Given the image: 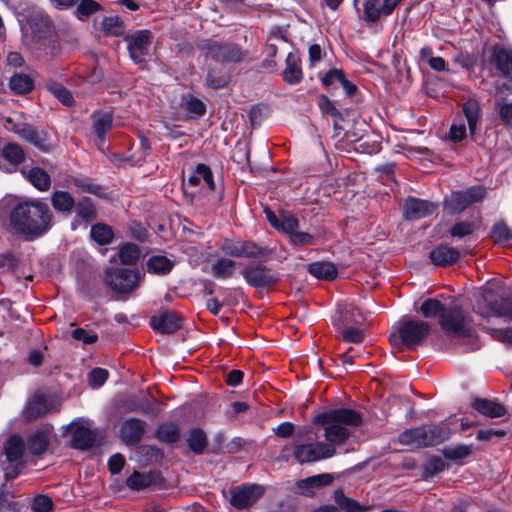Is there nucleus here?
Returning <instances> with one entry per match:
<instances>
[{"label":"nucleus","mask_w":512,"mask_h":512,"mask_svg":"<svg viewBox=\"0 0 512 512\" xmlns=\"http://www.w3.org/2000/svg\"><path fill=\"white\" fill-rule=\"evenodd\" d=\"M236 270V262L230 258L220 257L210 267V274L221 280L229 279Z\"/></svg>","instance_id":"nucleus-34"},{"label":"nucleus","mask_w":512,"mask_h":512,"mask_svg":"<svg viewBox=\"0 0 512 512\" xmlns=\"http://www.w3.org/2000/svg\"><path fill=\"white\" fill-rule=\"evenodd\" d=\"M199 49L205 58H210L223 64L239 63L245 56L237 44L214 39L203 40L199 44Z\"/></svg>","instance_id":"nucleus-5"},{"label":"nucleus","mask_w":512,"mask_h":512,"mask_svg":"<svg viewBox=\"0 0 512 512\" xmlns=\"http://www.w3.org/2000/svg\"><path fill=\"white\" fill-rule=\"evenodd\" d=\"M491 62L503 76L512 75V50L504 46H495L491 53Z\"/></svg>","instance_id":"nucleus-23"},{"label":"nucleus","mask_w":512,"mask_h":512,"mask_svg":"<svg viewBox=\"0 0 512 512\" xmlns=\"http://www.w3.org/2000/svg\"><path fill=\"white\" fill-rule=\"evenodd\" d=\"M333 498L338 507L346 512H365L370 509V506L361 505L356 500L347 497L340 489L334 492Z\"/></svg>","instance_id":"nucleus-39"},{"label":"nucleus","mask_w":512,"mask_h":512,"mask_svg":"<svg viewBox=\"0 0 512 512\" xmlns=\"http://www.w3.org/2000/svg\"><path fill=\"white\" fill-rule=\"evenodd\" d=\"M9 86L15 94H26L33 88L32 79L24 73H16L11 76Z\"/></svg>","instance_id":"nucleus-45"},{"label":"nucleus","mask_w":512,"mask_h":512,"mask_svg":"<svg viewBox=\"0 0 512 512\" xmlns=\"http://www.w3.org/2000/svg\"><path fill=\"white\" fill-rule=\"evenodd\" d=\"M472 406L480 414L489 418H501L507 413L506 408L502 404L489 399L477 398L473 401Z\"/></svg>","instance_id":"nucleus-32"},{"label":"nucleus","mask_w":512,"mask_h":512,"mask_svg":"<svg viewBox=\"0 0 512 512\" xmlns=\"http://www.w3.org/2000/svg\"><path fill=\"white\" fill-rule=\"evenodd\" d=\"M403 217L409 221H416L434 214L439 208L438 203L409 196L403 203Z\"/></svg>","instance_id":"nucleus-13"},{"label":"nucleus","mask_w":512,"mask_h":512,"mask_svg":"<svg viewBox=\"0 0 512 512\" xmlns=\"http://www.w3.org/2000/svg\"><path fill=\"white\" fill-rule=\"evenodd\" d=\"M486 195L483 186H473L465 190L452 192L445 201V208L451 214H459L474 203L481 202Z\"/></svg>","instance_id":"nucleus-7"},{"label":"nucleus","mask_w":512,"mask_h":512,"mask_svg":"<svg viewBox=\"0 0 512 512\" xmlns=\"http://www.w3.org/2000/svg\"><path fill=\"white\" fill-rule=\"evenodd\" d=\"M49 412L48 399L43 395H35L28 403L24 415L28 420L36 419Z\"/></svg>","instance_id":"nucleus-36"},{"label":"nucleus","mask_w":512,"mask_h":512,"mask_svg":"<svg viewBox=\"0 0 512 512\" xmlns=\"http://www.w3.org/2000/svg\"><path fill=\"white\" fill-rule=\"evenodd\" d=\"M147 423L141 419L130 417L125 419L119 428V437L126 445H134L141 441Z\"/></svg>","instance_id":"nucleus-17"},{"label":"nucleus","mask_w":512,"mask_h":512,"mask_svg":"<svg viewBox=\"0 0 512 512\" xmlns=\"http://www.w3.org/2000/svg\"><path fill=\"white\" fill-rule=\"evenodd\" d=\"M460 258V251L446 244L435 246L429 252V259L436 266H450Z\"/></svg>","instance_id":"nucleus-22"},{"label":"nucleus","mask_w":512,"mask_h":512,"mask_svg":"<svg viewBox=\"0 0 512 512\" xmlns=\"http://www.w3.org/2000/svg\"><path fill=\"white\" fill-rule=\"evenodd\" d=\"M241 274L248 285L256 289H263L274 285L279 280V275L261 264H247Z\"/></svg>","instance_id":"nucleus-10"},{"label":"nucleus","mask_w":512,"mask_h":512,"mask_svg":"<svg viewBox=\"0 0 512 512\" xmlns=\"http://www.w3.org/2000/svg\"><path fill=\"white\" fill-rule=\"evenodd\" d=\"M290 242L293 246H310L315 244V236L307 233L302 232L297 229L290 237Z\"/></svg>","instance_id":"nucleus-62"},{"label":"nucleus","mask_w":512,"mask_h":512,"mask_svg":"<svg viewBox=\"0 0 512 512\" xmlns=\"http://www.w3.org/2000/svg\"><path fill=\"white\" fill-rule=\"evenodd\" d=\"M97 443V434L94 430L78 426L74 429L71 436V446L79 450H88Z\"/></svg>","instance_id":"nucleus-24"},{"label":"nucleus","mask_w":512,"mask_h":512,"mask_svg":"<svg viewBox=\"0 0 512 512\" xmlns=\"http://www.w3.org/2000/svg\"><path fill=\"white\" fill-rule=\"evenodd\" d=\"M93 130L100 142H104L106 139L107 132L113 126V116L109 112L93 114Z\"/></svg>","instance_id":"nucleus-37"},{"label":"nucleus","mask_w":512,"mask_h":512,"mask_svg":"<svg viewBox=\"0 0 512 512\" xmlns=\"http://www.w3.org/2000/svg\"><path fill=\"white\" fill-rule=\"evenodd\" d=\"M175 266L174 260L165 255L157 254L152 255L146 261V271L149 274L165 276L171 272Z\"/></svg>","instance_id":"nucleus-29"},{"label":"nucleus","mask_w":512,"mask_h":512,"mask_svg":"<svg viewBox=\"0 0 512 512\" xmlns=\"http://www.w3.org/2000/svg\"><path fill=\"white\" fill-rule=\"evenodd\" d=\"M231 505L242 510L252 506L263 495L264 488L257 484H243L230 490Z\"/></svg>","instance_id":"nucleus-14"},{"label":"nucleus","mask_w":512,"mask_h":512,"mask_svg":"<svg viewBox=\"0 0 512 512\" xmlns=\"http://www.w3.org/2000/svg\"><path fill=\"white\" fill-rule=\"evenodd\" d=\"M286 67L282 72L284 81L289 85H295L301 82L303 73L298 56L289 53L286 57Z\"/></svg>","instance_id":"nucleus-31"},{"label":"nucleus","mask_w":512,"mask_h":512,"mask_svg":"<svg viewBox=\"0 0 512 512\" xmlns=\"http://www.w3.org/2000/svg\"><path fill=\"white\" fill-rule=\"evenodd\" d=\"M475 230V224L470 221H461L455 223L449 233L452 237L463 238L465 236L471 235Z\"/></svg>","instance_id":"nucleus-59"},{"label":"nucleus","mask_w":512,"mask_h":512,"mask_svg":"<svg viewBox=\"0 0 512 512\" xmlns=\"http://www.w3.org/2000/svg\"><path fill=\"white\" fill-rule=\"evenodd\" d=\"M341 335L345 342L350 343H360L364 339V332L359 327H344L341 331Z\"/></svg>","instance_id":"nucleus-63"},{"label":"nucleus","mask_w":512,"mask_h":512,"mask_svg":"<svg viewBox=\"0 0 512 512\" xmlns=\"http://www.w3.org/2000/svg\"><path fill=\"white\" fill-rule=\"evenodd\" d=\"M22 175L39 191H48L51 187L50 175L41 167L23 168Z\"/></svg>","instance_id":"nucleus-25"},{"label":"nucleus","mask_w":512,"mask_h":512,"mask_svg":"<svg viewBox=\"0 0 512 512\" xmlns=\"http://www.w3.org/2000/svg\"><path fill=\"white\" fill-rule=\"evenodd\" d=\"M76 8V16L79 20H85L100 9V5L94 0H79Z\"/></svg>","instance_id":"nucleus-55"},{"label":"nucleus","mask_w":512,"mask_h":512,"mask_svg":"<svg viewBox=\"0 0 512 512\" xmlns=\"http://www.w3.org/2000/svg\"><path fill=\"white\" fill-rule=\"evenodd\" d=\"M229 77L220 70L210 69L206 77L207 85L212 89H220L227 85Z\"/></svg>","instance_id":"nucleus-56"},{"label":"nucleus","mask_w":512,"mask_h":512,"mask_svg":"<svg viewBox=\"0 0 512 512\" xmlns=\"http://www.w3.org/2000/svg\"><path fill=\"white\" fill-rule=\"evenodd\" d=\"M402 0H363V21L372 26L393 13Z\"/></svg>","instance_id":"nucleus-11"},{"label":"nucleus","mask_w":512,"mask_h":512,"mask_svg":"<svg viewBox=\"0 0 512 512\" xmlns=\"http://www.w3.org/2000/svg\"><path fill=\"white\" fill-rule=\"evenodd\" d=\"M75 218L72 222V228L75 229L76 225H88L97 219V209L93 201L88 197H83L76 202Z\"/></svg>","instance_id":"nucleus-20"},{"label":"nucleus","mask_w":512,"mask_h":512,"mask_svg":"<svg viewBox=\"0 0 512 512\" xmlns=\"http://www.w3.org/2000/svg\"><path fill=\"white\" fill-rule=\"evenodd\" d=\"M344 72L341 69H330L321 79L323 86L328 89H336L344 79Z\"/></svg>","instance_id":"nucleus-58"},{"label":"nucleus","mask_w":512,"mask_h":512,"mask_svg":"<svg viewBox=\"0 0 512 512\" xmlns=\"http://www.w3.org/2000/svg\"><path fill=\"white\" fill-rule=\"evenodd\" d=\"M14 132L42 152H49L51 149L48 134L43 129L29 124H19L15 126Z\"/></svg>","instance_id":"nucleus-15"},{"label":"nucleus","mask_w":512,"mask_h":512,"mask_svg":"<svg viewBox=\"0 0 512 512\" xmlns=\"http://www.w3.org/2000/svg\"><path fill=\"white\" fill-rule=\"evenodd\" d=\"M124 40L127 43V49L132 61L137 65H145L146 56L149 54L151 46V32L149 30H139L133 34L126 35Z\"/></svg>","instance_id":"nucleus-9"},{"label":"nucleus","mask_w":512,"mask_h":512,"mask_svg":"<svg viewBox=\"0 0 512 512\" xmlns=\"http://www.w3.org/2000/svg\"><path fill=\"white\" fill-rule=\"evenodd\" d=\"M50 200L53 209L63 215L71 214L76 205L72 194L65 190H55L51 194Z\"/></svg>","instance_id":"nucleus-28"},{"label":"nucleus","mask_w":512,"mask_h":512,"mask_svg":"<svg viewBox=\"0 0 512 512\" xmlns=\"http://www.w3.org/2000/svg\"><path fill=\"white\" fill-rule=\"evenodd\" d=\"M445 307L439 300L435 298H428L424 300L420 306V312L424 318H434L438 316L440 318L441 313L446 310Z\"/></svg>","instance_id":"nucleus-48"},{"label":"nucleus","mask_w":512,"mask_h":512,"mask_svg":"<svg viewBox=\"0 0 512 512\" xmlns=\"http://www.w3.org/2000/svg\"><path fill=\"white\" fill-rule=\"evenodd\" d=\"M271 254L267 247L259 246L253 241H241L240 258H263Z\"/></svg>","instance_id":"nucleus-43"},{"label":"nucleus","mask_w":512,"mask_h":512,"mask_svg":"<svg viewBox=\"0 0 512 512\" xmlns=\"http://www.w3.org/2000/svg\"><path fill=\"white\" fill-rule=\"evenodd\" d=\"M91 239L100 246L112 243L114 239V231L111 226L105 223H96L90 229Z\"/></svg>","instance_id":"nucleus-38"},{"label":"nucleus","mask_w":512,"mask_h":512,"mask_svg":"<svg viewBox=\"0 0 512 512\" xmlns=\"http://www.w3.org/2000/svg\"><path fill=\"white\" fill-rule=\"evenodd\" d=\"M203 181L209 190H215V183L211 169L205 164H198L195 171L188 177V184L197 186Z\"/></svg>","instance_id":"nucleus-35"},{"label":"nucleus","mask_w":512,"mask_h":512,"mask_svg":"<svg viewBox=\"0 0 512 512\" xmlns=\"http://www.w3.org/2000/svg\"><path fill=\"white\" fill-rule=\"evenodd\" d=\"M74 185L81 192L90 193V194L96 195L99 198L107 197L106 189L103 186H101L97 183H94L92 180H90L88 178L76 179L74 181Z\"/></svg>","instance_id":"nucleus-50"},{"label":"nucleus","mask_w":512,"mask_h":512,"mask_svg":"<svg viewBox=\"0 0 512 512\" xmlns=\"http://www.w3.org/2000/svg\"><path fill=\"white\" fill-rule=\"evenodd\" d=\"M102 28L104 32L112 36H121L125 32L123 20L117 16H107L102 20Z\"/></svg>","instance_id":"nucleus-53"},{"label":"nucleus","mask_w":512,"mask_h":512,"mask_svg":"<svg viewBox=\"0 0 512 512\" xmlns=\"http://www.w3.org/2000/svg\"><path fill=\"white\" fill-rule=\"evenodd\" d=\"M145 274L138 269L109 267L104 271V283L114 293L128 296L140 288Z\"/></svg>","instance_id":"nucleus-4"},{"label":"nucleus","mask_w":512,"mask_h":512,"mask_svg":"<svg viewBox=\"0 0 512 512\" xmlns=\"http://www.w3.org/2000/svg\"><path fill=\"white\" fill-rule=\"evenodd\" d=\"M51 217L47 204L40 201H22L12 208L10 223L15 232L38 237L49 229Z\"/></svg>","instance_id":"nucleus-1"},{"label":"nucleus","mask_w":512,"mask_h":512,"mask_svg":"<svg viewBox=\"0 0 512 512\" xmlns=\"http://www.w3.org/2000/svg\"><path fill=\"white\" fill-rule=\"evenodd\" d=\"M493 110L498 114L504 125L512 129V102L505 98L496 99Z\"/></svg>","instance_id":"nucleus-47"},{"label":"nucleus","mask_w":512,"mask_h":512,"mask_svg":"<svg viewBox=\"0 0 512 512\" xmlns=\"http://www.w3.org/2000/svg\"><path fill=\"white\" fill-rule=\"evenodd\" d=\"M150 326L161 334H172L181 327V319L177 313L163 311L150 318Z\"/></svg>","instance_id":"nucleus-19"},{"label":"nucleus","mask_w":512,"mask_h":512,"mask_svg":"<svg viewBox=\"0 0 512 512\" xmlns=\"http://www.w3.org/2000/svg\"><path fill=\"white\" fill-rule=\"evenodd\" d=\"M53 427L44 424L32 432L25 442L26 449L33 456L44 454L49 447Z\"/></svg>","instance_id":"nucleus-16"},{"label":"nucleus","mask_w":512,"mask_h":512,"mask_svg":"<svg viewBox=\"0 0 512 512\" xmlns=\"http://www.w3.org/2000/svg\"><path fill=\"white\" fill-rule=\"evenodd\" d=\"M153 483L151 473H140L135 471L126 479V485L131 490H141L149 487Z\"/></svg>","instance_id":"nucleus-51"},{"label":"nucleus","mask_w":512,"mask_h":512,"mask_svg":"<svg viewBox=\"0 0 512 512\" xmlns=\"http://www.w3.org/2000/svg\"><path fill=\"white\" fill-rule=\"evenodd\" d=\"M299 227V220L295 215L288 211H281V221L278 231L286 233L290 237Z\"/></svg>","instance_id":"nucleus-54"},{"label":"nucleus","mask_w":512,"mask_h":512,"mask_svg":"<svg viewBox=\"0 0 512 512\" xmlns=\"http://www.w3.org/2000/svg\"><path fill=\"white\" fill-rule=\"evenodd\" d=\"M109 372L104 368H94L88 374V382L92 388L101 387L108 379Z\"/></svg>","instance_id":"nucleus-60"},{"label":"nucleus","mask_w":512,"mask_h":512,"mask_svg":"<svg viewBox=\"0 0 512 512\" xmlns=\"http://www.w3.org/2000/svg\"><path fill=\"white\" fill-rule=\"evenodd\" d=\"M333 477L331 474L323 473L313 475L296 482V492L298 494L311 497L315 494V489L331 484Z\"/></svg>","instance_id":"nucleus-21"},{"label":"nucleus","mask_w":512,"mask_h":512,"mask_svg":"<svg viewBox=\"0 0 512 512\" xmlns=\"http://www.w3.org/2000/svg\"><path fill=\"white\" fill-rule=\"evenodd\" d=\"M462 113L465 116L470 134L476 133L478 124L481 120V107L479 101L474 97H469L462 104Z\"/></svg>","instance_id":"nucleus-26"},{"label":"nucleus","mask_w":512,"mask_h":512,"mask_svg":"<svg viewBox=\"0 0 512 512\" xmlns=\"http://www.w3.org/2000/svg\"><path fill=\"white\" fill-rule=\"evenodd\" d=\"M25 468L24 462H5L3 463L2 470L4 473L5 481L15 479Z\"/></svg>","instance_id":"nucleus-61"},{"label":"nucleus","mask_w":512,"mask_h":512,"mask_svg":"<svg viewBox=\"0 0 512 512\" xmlns=\"http://www.w3.org/2000/svg\"><path fill=\"white\" fill-rule=\"evenodd\" d=\"M420 447H429L440 444L451 435V430L445 425L418 426Z\"/></svg>","instance_id":"nucleus-18"},{"label":"nucleus","mask_w":512,"mask_h":512,"mask_svg":"<svg viewBox=\"0 0 512 512\" xmlns=\"http://www.w3.org/2000/svg\"><path fill=\"white\" fill-rule=\"evenodd\" d=\"M430 332V325L424 321L403 317L399 321L398 333L402 344L408 348L419 346Z\"/></svg>","instance_id":"nucleus-6"},{"label":"nucleus","mask_w":512,"mask_h":512,"mask_svg":"<svg viewBox=\"0 0 512 512\" xmlns=\"http://www.w3.org/2000/svg\"><path fill=\"white\" fill-rule=\"evenodd\" d=\"M156 437L159 441L173 444L180 439V430L177 424L166 422L160 424L156 429Z\"/></svg>","instance_id":"nucleus-40"},{"label":"nucleus","mask_w":512,"mask_h":512,"mask_svg":"<svg viewBox=\"0 0 512 512\" xmlns=\"http://www.w3.org/2000/svg\"><path fill=\"white\" fill-rule=\"evenodd\" d=\"M52 500L45 495H37L31 504V508L34 512H48L52 509Z\"/></svg>","instance_id":"nucleus-64"},{"label":"nucleus","mask_w":512,"mask_h":512,"mask_svg":"<svg viewBox=\"0 0 512 512\" xmlns=\"http://www.w3.org/2000/svg\"><path fill=\"white\" fill-rule=\"evenodd\" d=\"M48 91L53 94L63 105L71 106L74 103V98L71 92L62 84L55 81L47 83Z\"/></svg>","instance_id":"nucleus-52"},{"label":"nucleus","mask_w":512,"mask_h":512,"mask_svg":"<svg viewBox=\"0 0 512 512\" xmlns=\"http://www.w3.org/2000/svg\"><path fill=\"white\" fill-rule=\"evenodd\" d=\"M361 421V415L357 411L347 408L329 410L314 418L315 424L324 426V436L330 444L343 443L350 435L346 426H358Z\"/></svg>","instance_id":"nucleus-2"},{"label":"nucleus","mask_w":512,"mask_h":512,"mask_svg":"<svg viewBox=\"0 0 512 512\" xmlns=\"http://www.w3.org/2000/svg\"><path fill=\"white\" fill-rule=\"evenodd\" d=\"M2 156L14 169L25 160V152L17 143H8L2 149Z\"/></svg>","instance_id":"nucleus-44"},{"label":"nucleus","mask_w":512,"mask_h":512,"mask_svg":"<svg viewBox=\"0 0 512 512\" xmlns=\"http://www.w3.org/2000/svg\"><path fill=\"white\" fill-rule=\"evenodd\" d=\"M26 449L25 441L18 435H12L4 446L6 462H23V454Z\"/></svg>","instance_id":"nucleus-33"},{"label":"nucleus","mask_w":512,"mask_h":512,"mask_svg":"<svg viewBox=\"0 0 512 512\" xmlns=\"http://www.w3.org/2000/svg\"><path fill=\"white\" fill-rule=\"evenodd\" d=\"M186 441L191 451L197 455L203 454L208 444L207 436L200 428L189 431Z\"/></svg>","instance_id":"nucleus-41"},{"label":"nucleus","mask_w":512,"mask_h":512,"mask_svg":"<svg viewBox=\"0 0 512 512\" xmlns=\"http://www.w3.org/2000/svg\"><path fill=\"white\" fill-rule=\"evenodd\" d=\"M490 237L495 244L504 245L512 240V228L504 220L497 221L490 230Z\"/></svg>","instance_id":"nucleus-42"},{"label":"nucleus","mask_w":512,"mask_h":512,"mask_svg":"<svg viewBox=\"0 0 512 512\" xmlns=\"http://www.w3.org/2000/svg\"><path fill=\"white\" fill-rule=\"evenodd\" d=\"M481 301L484 307H481L480 302L476 306V312L480 315L484 317L497 316L512 320V298L497 299L492 291H485L482 294Z\"/></svg>","instance_id":"nucleus-8"},{"label":"nucleus","mask_w":512,"mask_h":512,"mask_svg":"<svg viewBox=\"0 0 512 512\" xmlns=\"http://www.w3.org/2000/svg\"><path fill=\"white\" fill-rule=\"evenodd\" d=\"M336 453L335 447L322 442L316 444H300L294 449L295 459L303 464L315 462L332 457Z\"/></svg>","instance_id":"nucleus-12"},{"label":"nucleus","mask_w":512,"mask_h":512,"mask_svg":"<svg viewBox=\"0 0 512 512\" xmlns=\"http://www.w3.org/2000/svg\"><path fill=\"white\" fill-rule=\"evenodd\" d=\"M472 452V445L461 444L456 446L445 447L442 451V454L444 458L447 460L458 461L470 456Z\"/></svg>","instance_id":"nucleus-49"},{"label":"nucleus","mask_w":512,"mask_h":512,"mask_svg":"<svg viewBox=\"0 0 512 512\" xmlns=\"http://www.w3.org/2000/svg\"><path fill=\"white\" fill-rule=\"evenodd\" d=\"M307 271L319 280H335L338 276V269L332 262L316 261L308 264Z\"/></svg>","instance_id":"nucleus-30"},{"label":"nucleus","mask_w":512,"mask_h":512,"mask_svg":"<svg viewBox=\"0 0 512 512\" xmlns=\"http://www.w3.org/2000/svg\"><path fill=\"white\" fill-rule=\"evenodd\" d=\"M440 328L446 335L463 341L467 347L464 352L479 349L478 338L464 314L461 307L454 304L441 313L438 321Z\"/></svg>","instance_id":"nucleus-3"},{"label":"nucleus","mask_w":512,"mask_h":512,"mask_svg":"<svg viewBox=\"0 0 512 512\" xmlns=\"http://www.w3.org/2000/svg\"><path fill=\"white\" fill-rule=\"evenodd\" d=\"M184 108L187 111L190 118H198L205 114V104L196 97H190L184 104Z\"/></svg>","instance_id":"nucleus-57"},{"label":"nucleus","mask_w":512,"mask_h":512,"mask_svg":"<svg viewBox=\"0 0 512 512\" xmlns=\"http://www.w3.org/2000/svg\"><path fill=\"white\" fill-rule=\"evenodd\" d=\"M118 256L121 263L132 265L140 259L141 250L137 244L128 242L119 248Z\"/></svg>","instance_id":"nucleus-46"},{"label":"nucleus","mask_w":512,"mask_h":512,"mask_svg":"<svg viewBox=\"0 0 512 512\" xmlns=\"http://www.w3.org/2000/svg\"><path fill=\"white\" fill-rule=\"evenodd\" d=\"M40 23L45 28L43 30V36L36 35L38 37L37 44L39 45V49L44 50L45 55H50L51 57H55L59 53V44L58 41L53 37H48L47 33L50 31V19L48 16L41 15Z\"/></svg>","instance_id":"nucleus-27"}]
</instances>
